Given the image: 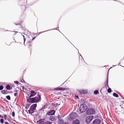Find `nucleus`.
<instances>
[{
    "mask_svg": "<svg viewBox=\"0 0 124 124\" xmlns=\"http://www.w3.org/2000/svg\"><path fill=\"white\" fill-rule=\"evenodd\" d=\"M80 121L78 119H76L73 121V124H79Z\"/></svg>",
    "mask_w": 124,
    "mask_h": 124,
    "instance_id": "nucleus-12",
    "label": "nucleus"
},
{
    "mask_svg": "<svg viewBox=\"0 0 124 124\" xmlns=\"http://www.w3.org/2000/svg\"><path fill=\"white\" fill-rule=\"evenodd\" d=\"M27 101L29 103H35L34 98H31L29 97L27 99Z\"/></svg>",
    "mask_w": 124,
    "mask_h": 124,
    "instance_id": "nucleus-6",
    "label": "nucleus"
},
{
    "mask_svg": "<svg viewBox=\"0 0 124 124\" xmlns=\"http://www.w3.org/2000/svg\"><path fill=\"white\" fill-rule=\"evenodd\" d=\"M3 115L4 116V118L5 120H6L7 117V115L5 114H4Z\"/></svg>",
    "mask_w": 124,
    "mask_h": 124,
    "instance_id": "nucleus-25",
    "label": "nucleus"
},
{
    "mask_svg": "<svg viewBox=\"0 0 124 124\" xmlns=\"http://www.w3.org/2000/svg\"><path fill=\"white\" fill-rule=\"evenodd\" d=\"M87 109V106L85 104H82L80 105L79 110L81 113H84L86 111Z\"/></svg>",
    "mask_w": 124,
    "mask_h": 124,
    "instance_id": "nucleus-1",
    "label": "nucleus"
},
{
    "mask_svg": "<svg viewBox=\"0 0 124 124\" xmlns=\"http://www.w3.org/2000/svg\"><path fill=\"white\" fill-rule=\"evenodd\" d=\"M37 106V104H32L30 107L29 110V112L30 113H32L33 111L35 109Z\"/></svg>",
    "mask_w": 124,
    "mask_h": 124,
    "instance_id": "nucleus-2",
    "label": "nucleus"
},
{
    "mask_svg": "<svg viewBox=\"0 0 124 124\" xmlns=\"http://www.w3.org/2000/svg\"><path fill=\"white\" fill-rule=\"evenodd\" d=\"M78 92L81 94H85L87 93V91L85 90L81 89L78 91Z\"/></svg>",
    "mask_w": 124,
    "mask_h": 124,
    "instance_id": "nucleus-8",
    "label": "nucleus"
},
{
    "mask_svg": "<svg viewBox=\"0 0 124 124\" xmlns=\"http://www.w3.org/2000/svg\"><path fill=\"white\" fill-rule=\"evenodd\" d=\"M107 91L109 93H110L111 92V90L110 88H109L107 90Z\"/></svg>",
    "mask_w": 124,
    "mask_h": 124,
    "instance_id": "nucleus-23",
    "label": "nucleus"
},
{
    "mask_svg": "<svg viewBox=\"0 0 124 124\" xmlns=\"http://www.w3.org/2000/svg\"><path fill=\"white\" fill-rule=\"evenodd\" d=\"M45 123L46 124H52V122L48 121H46Z\"/></svg>",
    "mask_w": 124,
    "mask_h": 124,
    "instance_id": "nucleus-16",
    "label": "nucleus"
},
{
    "mask_svg": "<svg viewBox=\"0 0 124 124\" xmlns=\"http://www.w3.org/2000/svg\"><path fill=\"white\" fill-rule=\"evenodd\" d=\"M98 92H99L98 90H96L94 91V93L95 94H96L98 93Z\"/></svg>",
    "mask_w": 124,
    "mask_h": 124,
    "instance_id": "nucleus-24",
    "label": "nucleus"
},
{
    "mask_svg": "<svg viewBox=\"0 0 124 124\" xmlns=\"http://www.w3.org/2000/svg\"><path fill=\"white\" fill-rule=\"evenodd\" d=\"M18 93H14V95L15 96H17Z\"/></svg>",
    "mask_w": 124,
    "mask_h": 124,
    "instance_id": "nucleus-30",
    "label": "nucleus"
},
{
    "mask_svg": "<svg viewBox=\"0 0 124 124\" xmlns=\"http://www.w3.org/2000/svg\"><path fill=\"white\" fill-rule=\"evenodd\" d=\"M30 45H31L30 44L29 45V46H30Z\"/></svg>",
    "mask_w": 124,
    "mask_h": 124,
    "instance_id": "nucleus-39",
    "label": "nucleus"
},
{
    "mask_svg": "<svg viewBox=\"0 0 124 124\" xmlns=\"http://www.w3.org/2000/svg\"><path fill=\"white\" fill-rule=\"evenodd\" d=\"M75 97H76V98H78V96H75Z\"/></svg>",
    "mask_w": 124,
    "mask_h": 124,
    "instance_id": "nucleus-36",
    "label": "nucleus"
},
{
    "mask_svg": "<svg viewBox=\"0 0 124 124\" xmlns=\"http://www.w3.org/2000/svg\"><path fill=\"white\" fill-rule=\"evenodd\" d=\"M55 113V111L54 110H52L50 112H49L47 113V114L49 116H51L52 115H54V114Z\"/></svg>",
    "mask_w": 124,
    "mask_h": 124,
    "instance_id": "nucleus-10",
    "label": "nucleus"
},
{
    "mask_svg": "<svg viewBox=\"0 0 124 124\" xmlns=\"http://www.w3.org/2000/svg\"><path fill=\"white\" fill-rule=\"evenodd\" d=\"M36 93L35 91L33 90H31V94L29 96V98H31L32 97L34 96Z\"/></svg>",
    "mask_w": 124,
    "mask_h": 124,
    "instance_id": "nucleus-9",
    "label": "nucleus"
},
{
    "mask_svg": "<svg viewBox=\"0 0 124 124\" xmlns=\"http://www.w3.org/2000/svg\"><path fill=\"white\" fill-rule=\"evenodd\" d=\"M82 61L83 62H84V61L82 60Z\"/></svg>",
    "mask_w": 124,
    "mask_h": 124,
    "instance_id": "nucleus-38",
    "label": "nucleus"
},
{
    "mask_svg": "<svg viewBox=\"0 0 124 124\" xmlns=\"http://www.w3.org/2000/svg\"><path fill=\"white\" fill-rule=\"evenodd\" d=\"M6 98L9 100H10L11 98L10 96L9 95L7 96L6 97Z\"/></svg>",
    "mask_w": 124,
    "mask_h": 124,
    "instance_id": "nucleus-21",
    "label": "nucleus"
},
{
    "mask_svg": "<svg viewBox=\"0 0 124 124\" xmlns=\"http://www.w3.org/2000/svg\"><path fill=\"white\" fill-rule=\"evenodd\" d=\"M0 121L1 123H4V120L2 119H1Z\"/></svg>",
    "mask_w": 124,
    "mask_h": 124,
    "instance_id": "nucleus-26",
    "label": "nucleus"
},
{
    "mask_svg": "<svg viewBox=\"0 0 124 124\" xmlns=\"http://www.w3.org/2000/svg\"><path fill=\"white\" fill-rule=\"evenodd\" d=\"M95 112L93 108H89L86 111V113L88 115L93 114Z\"/></svg>",
    "mask_w": 124,
    "mask_h": 124,
    "instance_id": "nucleus-4",
    "label": "nucleus"
},
{
    "mask_svg": "<svg viewBox=\"0 0 124 124\" xmlns=\"http://www.w3.org/2000/svg\"><path fill=\"white\" fill-rule=\"evenodd\" d=\"M93 124H100L101 122V120L100 119H95L93 122Z\"/></svg>",
    "mask_w": 124,
    "mask_h": 124,
    "instance_id": "nucleus-7",
    "label": "nucleus"
},
{
    "mask_svg": "<svg viewBox=\"0 0 124 124\" xmlns=\"http://www.w3.org/2000/svg\"><path fill=\"white\" fill-rule=\"evenodd\" d=\"M16 42V41L14 39L12 40V41L11 42V43L13 44V43H15Z\"/></svg>",
    "mask_w": 124,
    "mask_h": 124,
    "instance_id": "nucleus-19",
    "label": "nucleus"
},
{
    "mask_svg": "<svg viewBox=\"0 0 124 124\" xmlns=\"http://www.w3.org/2000/svg\"><path fill=\"white\" fill-rule=\"evenodd\" d=\"M1 117L2 118H3V116H1L0 115V117Z\"/></svg>",
    "mask_w": 124,
    "mask_h": 124,
    "instance_id": "nucleus-37",
    "label": "nucleus"
},
{
    "mask_svg": "<svg viewBox=\"0 0 124 124\" xmlns=\"http://www.w3.org/2000/svg\"><path fill=\"white\" fill-rule=\"evenodd\" d=\"M23 22V21H21V22L20 23H18V24H16V25H20L21 24V23H22V22Z\"/></svg>",
    "mask_w": 124,
    "mask_h": 124,
    "instance_id": "nucleus-32",
    "label": "nucleus"
},
{
    "mask_svg": "<svg viewBox=\"0 0 124 124\" xmlns=\"http://www.w3.org/2000/svg\"><path fill=\"white\" fill-rule=\"evenodd\" d=\"M76 115L75 113H73L71 114L70 116L71 118H74V117H72L74 116H75Z\"/></svg>",
    "mask_w": 124,
    "mask_h": 124,
    "instance_id": "nucleus-15",
    "label": "nucleus"
},
{
    "mask_svg": "<svg viewBox=\"0 0 124 124\" xmlns=\"http://www.w3.org/2000/svg\"><path fill=\"white\" fill-rule=\"evenodd\" d=\"M65 89H66L65 88H63L60 87L56 88H54V90L55 91L61 90Z\"/></svg>",
    "mask_w": 124,
    "mask_h": 124,
    "instance_id": "nucleus-13",
    "label": "nucleus"
},
{
    "mask_svg": "<svg viewBox=\"0 0 124 124\" xmlns=\"http://www.w3.org/2000/svg\"><path fill=\"white\" fill-rule=\"evenodd\" d=\"M37 123H39L38 124H46L45 122L43 121L42 119H40L37 121Z\"/></svg>",
    "mask_w": 124,
    "mask_h": 124,
    "instance_id": "nucleus-11",
    "label": "nucleus"
},
{
    "mask_svg": "<svg viewBox=\"0 0 124 124\" xmlns=\"http://www.w3.org/2000/svg\"><path fill=\"white\" fill-rule=\"evenodd\" d=\"M12 115L14 117L15 115V113L14 112H13L12 113Z\"/></svg>",
    "mask_w": 124,
    "mask_h": 124,
    "instance_id": "nucleus-28",
    "label": "nucleus"
},
{
    "mask_svg": "<svg viewBox=\"0 0 124 124\" xmlns=\"http://www.w3.org/2000/svg\"><path fill=\"white\" fill-rule=\"evenodd\" d=\"M105 86H108V80H106V81L105 82Z\"/></svg>",
    "mask_w": 124,
    "mask_h": 124,
    "instance_id": "nucleus-20",
    "label": "nucleus"
},
{
    "mask_svg": "<svg viewBox=\"0 0 124 124\" xmlns=\"http://www.w3.org/2000/svg\"><path fill=\"white\" fill-rule=\"evenodd\" d=\"M93 117L94 116L92 115L88 116L86 118V122L87 123H89L92 121Z\"/></svg>",
    "mask_w": 124,
    "mask_h": 124,
    "instance_id": "nucleus-3",
    "label": "nucleus"
},
{
    "mask_svg": "<svg viewBox=\"0 0 124 124\" xmlns=\"http://www.w3.org/2000/svg\"><path fill=\"white\" fill-rule=\"evenodd\" d=\"M5 124H9V123L8 122H5Z\"/></svg>",
    "mask_w": 124,
    "mask_h": 124,
    "instance_id": "nucleus-34",
    "label": "nucleus"
},
{
    "mask_svg": "<svg viewBox=\"0 0 124 124\" xmlns=\"http://www.w3.org/2000/svg\"><path fill=\"white\" fill-rule=\"evenodd\" d=\"M113 95L114 96L116 97H119L118 95L115 93H114L113 94Z\"/></svg>",
    "mask_w": 124,
    "mask_h": 124,
    "instance_id": "nucleus-18",
    "label": "nucleus"
},
{
    "mask_svg": "<svg viewBox=\"0 0 124 124\" xmlns=\"http://www.w3.org/2000/svg\"><path fill=\"white\" fill-rule=\"evenodd\" d=\"M1 93L3 94H5L6 93V92L5 90H2L1 91Z\"/></svg>",
    "mask_w": 124,
    "mask_h": 124,
    "instance_id": "nucleus-22",
    "label": "nucleus"
},
{
    "mask_svg": "<svg viewBox=\"0 0 124 124\" xmlns=\"http://www.w3.org/2000/svg\"><path fill=\"white\" fill-rule=\"evenodd\" d=\"M23 39H24V42H25V38L24 36L23 35Z\"/></svg>",
    "mask_w": 124,
    "mask_h": 124,
    "instance_id": "nucleus-33",
    "label": "nucleus"
},
{
    "mask_svg": "<svg viewBox=\"0 0 124 124\" xmlns=\"http://www.w3.org/2000/svg\"><path fill=\"white\" fill-rule=\"evenodd\" d=\"M35 38H36L35 37H34L32 39V40H33L35 39Z\"/></svg>",
    "mask_w": 124,
    "mask_h": 124,
    "instance_id": "nucleus-35",
    "label": "nucleus"
},
{
    "mask_svg": "<svg viewBox=\"0 0 124 124\" xmlns=\"http://www.w3.org/2000/svg\"><path fill=\"white\" fill-rule=\"evenodd\" d=\"M6 88L8 90H10L11 89L10 88V86L9 85H7L6 86Z\"/></svg>",
    "mask_w": 124,
    "mask_h": 124,
    "instance_id": "nucleus-17",
    "label": "nucleus"
},
{
    "mask_svg": "<svg viewBox=\"0 0 124 124\" xmlns=\"http://www.w3.org/2000/svg\"><path fill=\"white\" fill-rule=\"evenodd\" d=\"M35 102H37L41 100L40 96L39 95L38 97H35L34 98Z\"/></svg>",
    "mask_w": 124,
    "mask_h": 124,
    "instance_id": "nucleus-5",
    "label": "nucleus"
},
{
    "mask_svg": "<svg viewBox=\"0 0 124 124\" xmlns=\"http://www.w3.org/2000/svg\"><path fill=\"white\" fill-rule=\"evenodd\" d=\"M31 41H29L28 42H27V44H31Z\"/></svg>",
    "mask_w": 124,
    "mask_h": 124,
    "instance_id": "nucleus-31",
    "label": "nucleus"
},
{
    "mask_svg": "<svg viewBox=\"0 0 124 124\" xmlns=\"http://www.w3.org/2000/svg\"><path fill=\"white\" fill-rule=\"evenodd\" d=\"M14 82L16 84H19L18 82L17 81H14Z\"/></svg>",
    "mask_w": 124,
    "mask_h": 124,
    "instance_id": "nucleus-29",
    "label": "nucleus"
},
{
    "mask_svg": "<svg viewBox=\"0 0 124 124\" xmlns=\"http://www.w3.org/2000/svg\"><path fill=\"white\" fill-rule=\"evenodd\" d=\"M49 119L51 121H54L55 120V118L54 116H51L49 118Z\"/></svg>",
    "mask_w": 124,
    "mask_h": 124,
    "instance_id": "nucleus-14",
    "label": "nucleus"
},
{
    "mask_svg": "<svg viewBox=\"0 0 124 124\" xmlns=\"http://www.w3.org/2000/svg\"><path fill=\"white\" fill-rule=\"evenodd\" d=\"M3 88V86L2 85L0 86V90H2Z\"/></svg>",
    "mask_w": 124,
    "mask_h": 124,
    "instance_id": "nucleus-27",
    "label": "nucleus"
}]
</instances>
